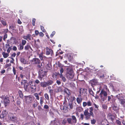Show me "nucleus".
Returning a JSON list of instances; mask_svg holds the SVG:
<instances>
[{
    "label": "nucleus",
    "instance_id": "obj_23",
    "mask_svg": "<svg viewBox=\"0 0 125 125\" xmlns=\"http://www.w3.org/2000/svg\"><path fill=\"white\" fill-rule=\"evenodd\" d=\"M18 93L20 97L22 98H23V94L21 91L19 90L18 91Z\"/></svg>",
    "mask_w": 125,
    "mask_h": 125
},
{
    "label": "nucleus",
    "instance_id": "obj_2",
    "mask_svg": "<svg viewBox=\"0 0 125 125\" xmlns=\"http://www.w3.org/2000/svg\"><path fill=\"white\" fill-rule=\"evenodd\" d=\"M44 70L43 69H40L39 72L38 78L41 81L42 80L43 78L46 76L47 74V72Z\"/></svg>",
    "mask_w": 125,
    "mask_h": 125
},
{
    "label": "nucleus",
    "instance_id": "obj_21",
    "mask_svg": "<svg viewBox=\"0 0 125 125\" xmlns=\"http://www.w3.org/2000/svg\"><path fill=\"white\" fill-rule=\"evenodd\" d=\"M21 62L23 64H25L26 62V61L25 59L23 58H21L20 59Z\"/></svg>",
    "mask_w": 125,
    "mask_h": 125
},
{
    "label": "nucleus",
    "instance_id": "obj_6",
    "mask_svg": "<svg viewBox=\"0 0 125 125\" xmlns=\"http://www.w3.org/2000/svg\"><path fill=\"white\" fill-rule=\"evenodd\" d=\"M46 54L47 55L51 54L52 55L53 54V51L51 49H49L48 47H46Z\"/></svg>",
    "mask_w": 125,
    "mask_h": 125
},
{
    "label": "nucleus",
    "instance_id": "obj_13",
    "mask_svg": "<svg viewBox=\"0 0 125 125\" xmlns=\"http://www.w3.org/2000/svg\"><path fill=\"white\" fill-rule=\"evenodd\" d=\"M97 83V80L95 79L92 80L90 82V83L92 86H93V85H96Z\"/></svg>",
    "mask_w": 125,
    "mask_h": 125
},
{
    "label": "nucleus",
    "instance_id": "obj_31",
    "mask_svg": "<svg viewBox=\"0 0 125 125\" xmlns=\"http://www.w3.org/2000/svg\"><path fill=\"white\" fill-rule=\"evenodd\" d=\"M1 23L4 26H6V25H7V24L6 23V21L4 20H2L1 21Z\"/></svg>",
    "mask_w": 125,
    "mask_h": 125
},
{
    "label": "nucleus",
    "instance_id": "obj_16",
    "mask_svg": "<svg viewBox=\"0 0 125 125\" xmlns=\"http://www.w3.org/2000/svg\"><path fill=\"white\" fill-rule=\"evenodd\" d=\"M40 84L41 87L45 88L47 86L46 82H42L40 83Z\"/></svg>",
    "mask_w": 125,
    "mask_h": 125
},
{
    "label": "nucleus",
    "instance_id": "obj_57",
    "mask_svg": "<svg viewBox=\"0 0 125 125\" xmlns=\"http://www.w3.org/2000/svg\"><path fill=\"white\" fill-rule=\"evenodd\" d=\"M11 65V64L10 63H7L6 64L5 67L7 68L9 67Z\"/></svg>",
    "mask_w": 125,
    "mask_h": 125
},
{
    "label": "nucleus",
    "instance_id": "obj_7",
    "mask_svg": "<svg viewBox=\"0 0 125 125\" xmlns=\"http://www.w3.org/2000/svg\"><path fill=\"white\" fill-rule=\"evenodd\" d=\"M9 118L11 121L15 122L16 120V117L13 115V114H9Z\"/></svg>",
    "mask_w": 125,
    "mask_h": 125
},
{
    "label": "nucleus",
    "instance_id": "obj_14",
    "mask_svg": "<svg viewBox=\"0 0 125 125\" xmlns=\"http://www.w3.org/2000/svg\"><path fill=\"white\" fill-rule=\"evenodd\" d=\"M67 107L68 109L70 110L72 109L73 107V102L72 101H70L69 102V104Z\"/></svg>",
    "mask_w": 125,
    "mask_h": 125
},
{
    "label": "nucleus",
    "instance_id": "obj_19",
    "mask_svg": "<svg viewBox=\"0 0 125 125\" xmlns=\"http://www.w3.org/2000/svg\"><path fill=\"white\" fill-rule=\"evenodd\" d=\"M29 49H31V48L29 44H27L24 47V49L25 50H28Z\"/></svg>",
    "mask_w": 125,
    "mask_h": 125
},
{
    "label": "nucleus",
    "instance_id": "obj_11",
    "mask_svg": "<svg viewBox=\"0 0 125 125\" xmlns=\"http://www.w3.org/2000/svg\"><path fill=\"white\" fill-rule=\"evenodd\" d=\"M60 109L61 110H63L64 113H66L68 112V108L66 106H61Z\"/></svg>",
    "mask_w": 125,
    "mask_h": 125
},
{
    "label": "nucleus",
    "instance_id": "obj_35",
    "mask_svg": "<svg viewBox=\"0 0 125 125\" xmlns=\"http://www.w3.org/2000/svg\"><path fill=\"white\" fill-rule=\"evenodd\" d=\"M113 109L115 111H117L118 110V108L116 106L114 105L113 107Z\"/></svg>",
    "mask_w": 125,
    "mask_h": 125
},
{
    "label": "nucleus",
    "instance_id": "obj_55",
    "mask_svg": "<svg viewBox=\"0 0 125 125\" xmlns=\"http://www.w3.org/2000/svg\"><path fill=\"white\" fill-rule=\"evenodd\" d=\"M35 82L36 84H38L39 83H40V81L38 79H36L35 81Z\"/></svg>",
    "mask_w": 125,
    "mask_h": 125
},
{
    "label": "nucleus",
    "instance_id": "obj_40",
    "mask_svg": "<svg viewBox=\"0 0 125 125\" xmlns=\"http://www.w3.org/2000/svg\"><path fill=\"white\" fill-rule=\"evenodd\" d=\"M91 123L92 124H94L96 122V120L94 119H93L91 120Z\"/></svg>",
    "mask_w": 125,
    "mask_h": 125
},
{
    "label": "nucleus",
    "instance_id": "obj_20",
    "mask_svg": "<svg viewBox=\"0 0 125 125\" xmlns=\"http://www.w3.org/2000/svg\"><path fill=\"white\" fill-rule=\"evenodd\" d=\"M47 86H49L50 85H51L53 83V81L51 80H49L47 82H46Z\"/></svg>",
    "mask_w": 125,
    "mask_h": 125
},
{
    "label": "nucleus",
    "instance_id": "obj_17",
    "mask_svg": "<svg viewBox=\"0 0 125 125\" xmlns=\"http://www.w3.org/2000/svg\"><path fill=\"white\" fill-rule=\"evenodd\" d=\"M64 92L66 93L68 95H70L71 94L70 90L67 88L64 89Z\"/></svg>",
    "mask_w": 125,
    "mask_h": 125
},
{
    "label": "nucleus",
    "instance_id": "obj_26",
    "mask_svg": "<svg viewBox=\"0 0 125 125\" xmlns=\"http://www.w3.org/2000/svg\"><path fill=\"white\" fill-rule=\"evenodd\" d=\"M19 47L18 48V49L19 50H21L23 49L24 48V45L21 43L19 44Z\"/></svg>",
    "mask_w": 125,
    "mask_h": 125
},
{
    "label": "nucleus",
    "instance_id": "obj_53",
    "mask_svg": "<svg viewBox=\"0 0 125 125\" xmlns=\"http://www.w3.org/2000/svg\"><path fill=\"white\" fill-rule=\"evenodd\" d=\"M39 34L40 36H41L42 37H43L44 35L43 33L41 32L39 33Z\"/></svg>",
    "mask_w": 125,
    "mask_h": 125
},
{
    "label": "nucleus",
    "instance_id": "obj_45",
    "mask_svg": "<svg viewBox=\"0 0 125 125\" xmlns=\"http://www.w3.org/2000/svg\"><path fill=\"white\" fill-rule=\"evenodd\" d=\"M67 56L69 60V61H70L72 59V56L71 55L68 54L67 55Z\"/></svg>",
    "mask_w": 125,
    "mask_h": 125
},
{
    "label": "nucleus",
    "instance_id": "obj_63",
    "mask_svg": "<svg viewBox=\"0 0 125 125\" xmlns=\"http://www.w3.org/2000/svg\"><path fill=\"white\" fill-rule=\"evenodd\" d=\"M104 77L105 76L104 74H103L102 75L100 76V78L102 79H103Z\"/></svg>",
    "mask_w": 125,
    "mask_h": 125
},
{
    "label": "nucleus",
    "instance_id": "obj_41",
    "mask_svg": "<svg viewBox=\"0 0 125 125\" xmlns=\"http://www.w3.org/2000/svg\"><path fill=\"white\" fill-rule=\"evenodd\" d=\"M12 46H10L8 48H7L8 49L7 50V52L8 53H9L10 52V51L12 49Z\"/></svg>",
    "mask_w": 125,
    "mask_h": 125
},
{
    "label": "nucleus",
    "instance_id": "obj_4",
    "mask_svg": "<svg viewBox=\"0 0 125 125\" xmlns=\"http://www.w3.org/2000/svg\"><path fill=\"white\" fill-rule=\"evenodd\" d=\"M29 86H30V92L34 93L36 91V85L35 83H33L32 81L29 82Z\"/></svg>",
    "mask_w": 125,
    "mask_h": 125
},
{
    "label": "nucleus",
    "instance_id": "obj_61",
    "mask_svg": "<svg viewBox=\"0 0 125 125\" xmlns=\"http://www.w3.org/2000/svg\"><path fill=\"white\" fill-rule=\"evenodd\" d=\"M12 50L13 51H16L17 50V48L16 46H13L12 48Z\"/></svg>",
    "mask_w": 125,
    "mask_h": 125
},
{
    "label": "nucleus",
    "instance_id": "obj_10",
    "mask_svg": "<svg viewBox=\"0 0 125 125\" xmlns=\"http://www.w3.org/2000/svg\"><path fill=\"white\" fill-rule=\"evenodd\" d=\"M33 63L35 64H39L40 63V61L39 59L38 58H33L32 60Z\"/></svg>",
    "mask_w": 125,
    "mask_h": 125
},
{
    "label": "nucleus",
    "instance_id": "obj_33",
    "mask_svg": "<svg viewBox=\"0 0 125 125\" xmlns=\"http://www.w3.org/2000/svg\"><path fill=\"white\" fill-rule=\"evenodd\" d=\"M44 96L45 98L47 100H48L49 99V95L47 93H46L44 94Z\"/></svg>",
    "mask_w": 125,
    "mask_h": 125
},
{
    "label": "nucleus",
    "instance_id": "obj_58",
    "mask_svg": "<svg viewBox=\"0 0 125 125\" xmlns=\"http://www.w3.org/2000/svg\"><path fill=\"white\" fill-rule=\"evenodd\" d=\"M35 34L37 36L39 34V32L38 30H35Z\"/></svg>",
    "mask_w": 125,
    "mask_h": 125
},
{
    "label": "nucleus",
    "instance_id": "obj_51",
    "mask_svg": "<svg viewBox=\"0 0 125 125\" xmlns=\"http://www.w3.org/2000/svg\"><path fill=\"white\" fill-rule=\"evenodd\" d=\"M102 107L103 109H106L107 108V106L105 104H103L102 105Z\"/></svg>",
    "mask_w": 125,
    "mask_h": 125
},
{
    "label": "nucleus",
    "instance_id": "obj_62",
    "mask_svg": "<svg viewBox=\"0 0 125 125\" xmlns=\"http://www.w3.org/2000/svg\"><path fill=\"white\" fill-rule=\"evenodd\" d=\"M44 108L46 109H48L49 108L48 106L47 105H45L44 106Z\"/></svg>",
    "mask_w": 125,
    "mask_h": 125
},
{
    "label": "nucleus",
    "instance_id": "obj_3",
    "mask_svg": "<svg viewBox=\"0 0 125 125\" xmlns=\"http://www.w3.org/2000/svg\"><path fill=\"white\" fill-rule=\"evenodd\" d=\"M67 70L66 76L67 78L69 79L73 78L74 74L72 70L69 68H67Z\"/></svg>",
    "mask_w": 125,
    "mask_h": 125
},
{
    "label": "nucleus",
    "instance_id": "obj_1",
    "mask_svg": "<svg viewBox=\"0 0 125 125\" xmlns=\"http://www.w3.org/2000/svg\"><path fill=\"white\" fill-rule=\"evenodd\" d=\"M93 111V108L92 107H90L89 108H87L85 110L84 112V114L85 116L86 119L89 120L90 119L91 116L93 117L94 116Z\"/></svg>",
    "mask_w": 125,
    "mask_h": 125
},
{
    "label": "nucleus",
    "instance_id": "obj_30",
    "mask_svg": "<svg viewBox=\"0 0 125 125\" xmlns=\"http://www.w3.org/2000/svg\"><path fill=\"white\" fill-rule=\"evenodd\" d=\"M46 69L48 70H50L52 68V66L50 64H48L46 66Z\"/></svg>",
    "mask_w": 125,
    "mask_h": 125
},
{
    "label": "nucleus",
    "instance_id": "obj_36",
    "mask_svg": "<svg viewBox=\"0 0 125 125\" xmlns=\"http://www.w3.org/2000/svg\"><path fill=\"white\" fill-rule=\"evenodd\" d=\"M116 122L117 124V125H122L121 121L119 120H116Z\"/></svg>",
    "mask_w": 125,
    "mask_h": 125
},
{
    "label": "nucleus",
    "instance_id": "obj_8",
    "mask_svg": "<svg viewBox=\"0 0 125 125\" xmlns=\"http://www.w3.org/2000/svg\"><path fill=\"white\" fill-rule=\"evenodd\" d=\"M103 94L104 95V96L105 97H107V94L106 92L104 91L103 90H102L99 94L100 97L101 98L102 97Z\"/></svg>",
    "mask_w": 125,
    "mask_h": 125
},
{
    "label": "nucleus",
    "instance_id": "obj_48",
    "mask_svg": "<svg viewBox=\"0 0 125 125\" xmlns=\"http://www.w3.org/2000/svg\"><path fill=\"white\" fill-rule=\"evenodd\" d=\"M7 35L6 34H5L4 36L3 40L4 41H5V39L7 38Z\"/></svg>",
    "mask_w": 125,
    "mask_h": 125
},
{
    "label": "nucleus",
    "instance_id": "obj_22",
    "mask_svg": "<svg viewBox=\"0 0 125 125\" xmlns=\"http://www.w3.org/2000/svg\"><path fill=\"white\" fill-rule=\"evenodd\" d=\"M60 78L62 79V80L64 82L66 81V79L65 78L62 74H60Z\"/></svg>",
    "mask_w": 125,
    "mask_h": 125
},
{
    "label": "nucleus",
    "instance_id": "obj_37",
    "mask_svg": "<svg viewBox=\"0 0 125 125\" xmlns=\"http://www.w3.org/2000/svg\"><path fill=\"white\" fill-rule=\"evenodd\" d=\"M26 41L25 40H21V44L24 46L26 43Z\"/></svg>",
    "mask_w": 125,
    "mask_h": 125
},
{
    "label": "nucleus",
    "instance_id": "obj_52",
    "mask_svg": "<svg viewBox=\"0 0 125 125\" xmlns=\"http://www.w3.org/2000/svg\"><path fill=\"white\" fill-rule=\"evenodd\" d=\"M16 55V53H14L11 55V57L10 58H13Z\"/></svg>",
    "mask_w": 125,
    "mask_h": 125
},
{
    "label": "nucleus",
    "instance_id": "obj_27",
    "mask_svg": "<svg viewBox=\"0 0 125 125\" xmlns=\"http://www.w3.org/2000/svg\"><path fill=\"white\" fill-rule=\"evenodd\" d=\"M5 48L4 49V50L5 51H6V49H7L10 47V45L8 43H7L5 44Z\"/></svg>",
    "mask_w": 125,
    "mask_h": 125
},
{
    "label": "nucleus",
    "instance_id": "obj_56",
    "mask_svg": "<svg viewBox=\"0 0 125 125\" xmlns=\"http://www.w3.org/2000/svg\"><path fill=\"white\" fill-rule=\"evenodd\" d=\"M67 121L66 120L64 119L62 122V124L65 125L67 123Z\"/></svg>",
    "mask_w": 125,
    "mask_h": 125
},
{
    "label": "nucleus",
    "instance_id": "obj_29",
    "mask_svg": "<svg viewBox=\"0 0 125 125\" xmlns=\"http://www.w3.org/2000/svg\"><path fill=\"white\" fill-rule=\"evenodd\" d=\"M34 96L36 98V99L38 100L39 99V97L38 95V94L37 93H35L34 94Z\"/></svg>",
    "mask_w": 125,
    "mask_h": 125
},
{
    "label": "nucleus",
    "instance_id": "obj_50",
    "mask_svg": "<svg viewBox=\"0 0 125 125\" xmlns=\"http://www.w3.org/2000/svg\"><path fill=\"white\" fill-rule=\"evenodd\" d=\"M2 114L3 115H4L5 116H6L7 115L6 111L5 110H3Z\"/></svg>",
    "mask_w": 125,
    "mask_h": 125
},
{
    "label": "nucleus",
    "instance_id": "obj_44",
    "mask_svg": "<svg viewBox=\"0 0 125 125\" xmlns=\"http://www.w3.org/2000/svg\"><path fill=\"white\" fill-rule=\"evenodd\" d=\"M87 103V105L88 106H91L92 105V103L90 101H88Z\"/></svg>",
    "mask_w": 125,
    "mask_h": 125
},
{
    "label": "nucleus",
    "instance_id": "obj_49",
    "mask_svg": "<svg viewBox=\"0 0 125 125\" xmlns=\"http://www.w3.org/2000/svg\"><path fill=\"white\" fill-rule=\"evenodd\" d=\"M55 31H53L52 33L51 34L50 36L51 37H52L54 36V35L55 34Z\"/></svg>",
    "mask_w": 125,
    "mask_h": 125
},
{
    "label": "nucleus",
    "instance_id": "obj_15",
    "mask_svg": "<svg viewBox=\"0 0 125 125\" xmlns=\"http://www.w3.org/2000/svg\"><path fill=\"white\" fill-rule=\"evenodd\" d=\"M85 89L84 88H80L78 90L79 92V93L80 94L79 96H81V95H83L84 92L85 91Z\"/></svg>",
    "mask_w": 125,
    "mask_h": 125
},
{
    "label": "nucleus",
    "instance_id": "obj_12",
    "mask_svg": "<svg viewBox=\"0 0 125 125\" xmlns=\"http://www.w3.org/2000/svg\"><path fill=\"white\" fill-rule=\"evenodd\" d=\"M24 88L25 90L27 92H30V86H29V83L28 85H26L24 84Z\"/></svg>",
    "mask_w": 125,
    "mask_h": 125
},
{
    "label": "nucleus",
    "instance_id": "obj_24",
    "mask_svg": "<svg viewBox=\"0 0 125 125\" xmlns=\"http://www.w3.org/2000/svg\"><path fill=\"white\" fill-rule=\"evenodd\" d=\"M82 99L81 97H77V101L78 104H80L82 101Z\"/></svg>",
    "mask_w": 125,
    "mask_h": 125
},
{
    "label": "nucleus",
    "instance_id": "obj_34",
    "mask_svg": "<svg viewBox=\"0 0 125 125\" xmlns=\"http://www.w3.org/2000/svg\"><path fill=\"white\" fill-rule=\"evenodd\" d=\"M40 28L41 30L43 32H46V30L44 29V27L42 26H40Z\"/></svg>",
    "mask_w": 125,
    "mask_h": 125
},
{
    "label": "nucleus",
    "instance_id": "obj_18",
    "mask_svg": "<svg viewBox=\"0 0 125 125\" xmlns=\"http://www.w3.org/2000/svg\"><path fill=\"white\" fill-rule=\"evenodd\" d=\"M9 53H6L5 52H2V54L3 55L4 58H6L9 56Z\"/></svg>",
    "mask_w": 125,
    "mask_h": 125
},
{
    "label": "nucleus",
    "instance_id": "obj_9",
    "mask_svg": "<svg viewBox=\"0 0 125 125\" xmlns=\"http://www.w3.org/2000/svg\"><path fill=\"white\" fill-rule=\"evenodd\" d=\"M9 102L10 101L9 98L7 96H5L4 99V104L5 106H6Z\"/></svg>",
    "mask_w": 125,
    "mask_h": 125
},
{
    "label": "nucleus",
    "instance_id": "obj_64",
    "mask_svg": "<svg viewBox=\"0 0 125 125\" xmlns=\"http://www.w3.org/2000/svg\"><path fill=\"white\" fill-rule=\"evenodd\" d=\"M56 83L58 85H59L61 84V82L60 81L57 80L56 81Z\"/></svg>",
    "mask_w": 125,
    "mask_h": 125
},
{
    "label": "nucleus",
    "instance_id": "obj_5",
    "mask_svg": "<svg viewBox=\"0 0 125 125\" xmlns=\"http://www.w3.org/2000/svg\"><path fill=\"white\" fill-rule=\"evenodd\" d=\"M71 118H67V121L69 124H75L77 122V120L76 117L73 115L71 116Z\"/></svg>",
    "mask_w": 125,
    "mask_h": 125
},
{
    "label": "nucleus",
    "instance_id": "obj_54",
    "mask_svg": "<svg viewBox=\"0 0 125 125\" xmlns=\"http://www.w3.org/2000/svg\"><path fill=\"white\" fill-rule=\"evenodd\" d=\"M17 104L18 105H19L21 104V102L20 99H19L17 100Z\"/></svg>",
    "mask_w": 125,
    "mask_h": 125
},
{
    "label": "nucleus",
    "instance_id": "obj_42",
    "mask_svg": "<svg viewBox=\"0 0 125 125\" xmlns=\"http://www.w3.org/2000/svg\"><path fill=\"white\" fill-rule=\"evenodd\" d=\"M26 36L28 39L29 40H31V34H28Z\"/></svg>",
    "mask_w": 125,
    "mask_h": 125
},
{
    "label": "nucleus",
    "instance_id": "obj_46",
    "mask_svg": "<svg viewBox=\"0 0 125 125\" xmlns=\"http://www.w3.org/2000/svg\"><path fill=\"white\" fill-rule=\"evenodd\" d=\"M62 89L61 87H59L57 89V91L56 92H59L62 91Z\"/></svg>",
    "mask_w": 125,
    "mask_h": 125
},
{
    "label": "nucleus",
    "instance_id": "obj_43",
    "mask_svg": "<svg viewBox=\"0 0 125 125\" xmlns=\"http://www.w3.org/2000/svg\"><path fill=\"white\" fill-rule=\"evenodd\" d=\"M35 21H36V19L35 18H33L32 19V25L34 26H35Z\"/></svg>",
    "mask_w": 125,
    "mask_h": 125
},
{
    "label": "nucleus",
    "instance_id": "obj_59",
    "mask_svg": "<svg viewBox=\"0 0 125 125\" xmlns=\"http://www.w3.org/2000/svg\"><path fill=\"white\" fill-rule=\"evenodd\" d=\"M5 116L4 115H3L2 114H1L0 115V117L1 118H4L5 116Z\"/></svg>",
    "mask_w": 125,
    "mask_h": 125
},
{
    "label": "nucleus",
    "instance_id": "obj_60",
    "mask_svg": "<svg viewBox=\"0 0 125 125\" xmlns=\"http://www.w3.org/2000/svg\"><path fill=\"white\" fill-rule=\"evenodd\" d=\"M42 56L43 54L42 53L40 54H39V57L40 59L41 60H42L43 58Z\"/></svg>",
    "mask_w": 125,
    "mask_h": 125
},
{
    "label": "nucleus",
    "instance_id": "obj_32",
    "mask_svg": "<svg viewBox=\"0 0 125 125\" xmlns=\"http://www.w3.org/2000/svg\"><path fill=\"white\" fill-rule=\"evenodd\" d=\"M39 104V103L37 101L35 102V103H34L33 104V106L34 108L37 107L38 104Z\"/></svg>",
    "mask_w": 125,
    "mask_h": 125
},
{
    "label": "nucleus",
    "instance_id": "obj_38",
    "mask_svg": "<svg viewBox=\"0 0 125 125\" xmlns=\"http://www.w3.org/2000/svg\"><path fill=\"white\" fill-rule=\"evenodd\" d=\"M40 103L41 105H42L43 101V97H40Z\"/></svg>",
    "mask_w": 125,
    "mask_h": 125
},
{
    "label": "nucleus",
    "instance_id": "obj_47",
    "mask_svg": "<svg viewBox=\"0 0 125 125\" xmlns=\"http://www.w3.org/2000/svg\"><path fill=\"white\" fill-rule=\"evenodd\" d=\"M58 67L61 68H62L63 67V65H62L61 63H58Z\"/></svg>",
    "mask_w": 125,
    "mask_h": 125
},
{
    "label": "nucleus",
    "instance_id": "obj_25",
    "mask_svg": "<svg viewBox=\"0 0 125 125\" xmlns=\"http://www.w3.org/2000/svg\"><path fill=\"white\" fill-rule=\"evenodd\" d=\"M119 100L120 101V102L121 104L123 105L124 104H125V99H119Z\"/></svg>",
    "mask_w": 125,
    "mask_h": 125
},
{
    "label": "nucleus",
    "instance_id": "obj_28",
    "mask_svg": "<svg viewBox=\"0 0 125 125\" xmlns=\"http://www.w3.org/2000/svg\"><path fill=\"white\" fill-rule=\"evenodd\" d=\"M15 27L14 26L13 24H11L9 26V29L10 30H14Z\"/></svg>",
    "mask_w": 125,
    "mask_h": 125
},
{
    "label": "nucleus",
    "instance_id": "obj_39",
    "mask_svg": "<svg viewBox=\"0 0 125 125\" xmlns=\"http://www.w3.org/2000/svg\"><path fill=\"white\" fill-rule=\"evenodd\" d=\"M89 92L90 94L91 95L94 97V95L93 92L91 89L89 90Z\"/></svg>",
    "mask_w": 125,
    "mask_h": 125
}]
</instances>
